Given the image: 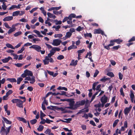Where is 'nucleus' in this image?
Returning <instances> with one entry per match:
<instances>
[{"mask_svg":"<svg viewBox=\"0 0 135 135\" xmlns=\"http://www.w3.org/2000/svg\"><path fill=\"white\" fill-rule=\"evenodd\" d=\"M61 42V41L58 39H54L52 44L54 46H58L59 45Z\"/></svg>","mask_w":135,"mask_h":135,"instance_id":"1","label":"nucleus"},{"mask_svg":"<svg viewBox=\"0 0 135 135\" xmlns=\"http://www.w3.org/2000/svg\"><path fill=\"white\" fill-rule=\"evenodd\" d=\"M30 48H32L34 49L38 52H40L41 49V47L37 45H33L30 47Z\"/></svg>","mask_w":135,"mask_h":135,"instance_id":"2","label":"nucleus"},{"mask_svg":"<svg viewBox=\"0 0 135 135\" xmlns=\"http://www.w3.org/2000/svg\"><path fill=\"white\" fill-rule=\"evenodd\" d=\"M74 99H66V101L69 102V105H70L72 107L74 105V104L75 103V101L74 100Z\"/></svg>","mask_w":135,"mask_h":135,"instance_id":"3","label":"nucleus"},{"mask_svg":"<svg viewBox=\"0 0 135 135\" xmlns=\"http://www.w3.org/2000/svg\"><path fill=\"white\" fill-rule=\"evenodd\" d=\"M94 33L95 34H101L102 35H103L104 34L103 31L100 29H95L94 30Z\"/></svg>","mask_w":135,"mask_h":135,"instance_id":"4","label":"nucleus"},{"mask_svg":"<svg viewBox=\"0 0 135 135\" xmlns=\"http://www.w3.org/2000/svg\"><path fill=\"white\" fill-rule=\"evenodd\" d=\"M107 100L108 97H106L105 95H104L100 98V101L102 103H106L107 102Z\"/></svg>","mask_w":135,"mask_h":135,"instance_id":"5","label":"nucleus"},{"mask_svg":"<svg viewBox=\"0 0 135 135\" xmlns=\"http://www.w3.org/2000/svg\"><path fill=\"white\" fill-rule=\"evenodd\" d=\"M13 17L12 16H7L4 17L3 19L4 21H9L12 20L13 19Z\"/></svg>","mask_w":135,"mask_h":135,"instance_id":"6","label":"nucleus"},{"mask_svg":"<svg viewBox=\"0 0 135 135\" xmlns=\"http://www.w3.org/2000/svg\"><path fill=\"white\" fill-rule=\"evenodd\" d=\"M123 42V40L118 38L117 39H114L113 41H112L111 42H115L118 44H120V43Z\"/></svg>","mask_w":135,"mask_h":135,"instance_id":"7","label":"nucleus"},{"mask_svg":"<svg viewBox=\"0 0 135 135\" xmlns=\"http://www.w3.org/2000/svg\"><path fill=\"white\" fill-rule=\"evenodd\" d=\"M15 26L14 25H12V28H10L9 30L7 32L8 34H9L12 32L16 30V28L14 27Z\"/></svg>","mask_w":135,"mask_h":135,"instance_id":"8","label":"nucleus"},{"mask_svg":"<svg viewBox=\"0 0 135 135\" xmlns=\"http://www.w3.org/2000/svg\"><path fill=\"white\" fill-rule=\"evenodd\" d=\"M24 73H25L27 76H33V73L32 72L27 69H26L24 71Z\"/></svg>","mask_w":135,"mask_h":135,"instance_id":"9","label":"nucleus"},{"mask_svg":"<svg viewBox=\"0 0 135 135\" xmlns=\"http://www.w3.org/2000/svg\"><path fill=\"white\" fill-rule=\"evenodd\" d=\"M12 60V58L10 56H8L7 58H5L4 59L2 60V61L3 63H6L8 62L10 60Z\"/></svg>","mask_w":135,"mask_h":135,"instance_id":"10","label":"nucleus"},{"mask_svg":"<svg viewBox=\"0 0 135 135\" xmlns=\"http://www.w3.org/2000/svg\"><path fill=\"white\" fill-rule=\"evenodd\" d=\"M17 119L21 121H22L24 123H26L27 121L26 120L23 118L21 117H17Z\"/></svg>","mask_w":135,"mask_h":135,"instance_id":"11","label":"nucleus"},{"mask_svg":"<svg viewBox=\"0 0 135 135\" xmlns=\"http://www.w3.org/2000/svg\"><path fill=\"white\" fill-rule=\"evenodd\" d=\"M78 62L77 60H76L74 61V60H72L71 63L70 64V66H75L77 65Z\"/></svg>","mask_w":135,"mask_h":135,"instance_id":"12","label":"nucleus"},{"mask_svg":"<svg viewBox=\"0 0 135 135\" xmlns=\"http://www.w3.org/2000/svg\"><path fill=\"white\" fill-rule=\"evenodd\" d=\"M47 15L49 18H53V19H55L56 17L55 15L50 12H48L47 13Z\"/></svg>","mask_w":135,"mask_h":135,"instance_id":"13","label":"nucleus"},{"mask_svg":"<svg viewBox=\"0 0 135 135\" xmlns=\"http://www.w3.org/2000/svg\"><path fill=\"white\" fill-rule=\"evenodd\" d=\"M130 111V110L128 108V107L126 108L124 110V114L126 115H128Z\"/></svg>","mask_w":135,"mask_h":135,"instance_id":"14","label":"nucleus"},{"mask_svg":"<svg viewBox=\"0 0 135 135\" xmlns=\"http://www.w3.org/2000/svg\"><path fill=\"white\" fill-rule=\"evenodd\" d=\"M2 118L6 123L8 124H11L12 122L7 119L6 118L4 117H3Z\"/></svg>","mask_w":135,"mask_h":135,"instance_id":"15","label":"nucleus"},{"mask_svg":"<svg viewBox=\"0 0 135 135\" xmlns=\"http://www.w3.org/2000/svg\"><path fill=\"white\" fill-rule=\"evenodd\" d=\"M79 106H82L84 105L86 101L85 100H82L81 101L78 102Z\"/></svg>","mask_w":135,"mask_h":135,"instance_id":"16","label":"nucleus"},{"mask_svg":"<svg viewBox=\"0 0 135 135\" xmlns=\"http://www.w3.org/2000/svg\"><path fill=\"white\" fill-rule=\"evenodd\" d=\"M7 80H8V81L12 83L16 82V79L15 78H8L7 79Z\"/></svg>","mask_w":135,"mask_h":135,"instance_id":"17","label":"nucleus"},{"mask_svg":"<svg viewBox=\"0 0 135 135\" xmlns=\"http://www.w3.org/2000/svg\"><path fill=\"white\" fill-rule=\"evenodd\" d=\"M80 107V106L79 104L78 103V102H76V103L74 105V106H73V110L76 109Z\"/></svg>","mask_w":135,"mask_h":135,"instance_id":"18","label":"nucleus"},{"mask_svg":"<svg viewBox=\"0 0 135 135\" xmlns=\"http://www.w3.org/2000/svg\"><path fill=\"white\" fill-rule=\"evenodd\" d=\"M51 107H52V109H56V110H63V109H62V107H61L59 108V107H58L57 106H51Z\"/></svg>","mask_w":135,"mask_h":135,"instance_id":"19","label":"nucleus"},{"mask_svg":"<svg viewBox=\"0 0 135 135\" xmlns=\"http://www.w3.org/2000/svg\"><path fill=\"white\" fill-rule=\"evenodd\" d=\"M84 35L85 37H89L90 38H91L92 37V35L90 33H86L84 34Z\"/></svg>","mask_w":135,"mask_h":135,"instance_id":"20","label":"nucleus"},{"mask_svg":"<svg viewBox=\"0 0 135 135\" xmlns=\"http://www.w3.org/2000/svg\"><path fill=\"white\" fill-rule=\"evenodd\" d=\"M5 131H6V130L5 128L1 127L0 131L1 134L2 135H4V132H5Z\"/></svg>","mask_w":135,"mask_h":135,"instance_id":"21","label":"nucleus"},{"mask_svg":"<svg viewBox=\"0 0 135 135\" xmlns=\"http://www.w3.org/2000/svg\"><path fill=\"white\" fill-rule=\"evenodd\" d=\"M6 45L7 47L8 48H10L13 49H15V48L13 47V46L10 44L9 43L6 44Z\"/></svg>","mask_w":135,"mask_h":135,"instance_id":"22","label":"nucleus"},{"mask_svg":"<svg viewBox=\"0 0 135 135\" xmlns=\"http://www.w3.org/2000/svg\"><path fill=\"white\" fill-rule=\"evenodd\" d=\"M57 90H64L66 91H67L68 90V89L67 88L65 87H62L61 86H59V87H58L57 88Z\"/></svg>","mask_w":135,"mask_h":135,"instance_id":"23","label":"nucleus"},{"mask_svg":"<svg viewBox=\"0 0 135 135\" xmlns=\"http://www.w3.org/2000/svg\"><path fill=\"white\" fill-rule=\"evenodd\" d=\"M20 12L19 11H17L14 12L13 13L12 16H17L19 15Z\"/></svg>","mask_w":135,"mask_h":135,"instance_id":"24","label":"nucleus"},{"mask_svg":"<svg viewBox=\"0 0 135 135\" xmlns=\"http://www.w3.org/2000/svg\"><path fill=\"white\" fill-rule=\"evenodd\" d=\"M72 35V33L69 32H68L66 33V34L65 35V37L66 38H69Z\"/></svg>","mask_w":135,"mask_h":135,"instance_id":"25","label":"nucleus"},{"mask_svg":"<svg viewBox=\"0 0 135 135\" xmlns=\"http://www.w3.org/2000/svg\"><path fill=\"white\" fill-rule=\"evenodd\" d=\"M119 120L118 119H117L114 121L113 125V127H115L117 126L118 123L119 122Z\"/></svg>","mask_w":135,"mask_h":135,"instance_id":"26","label":"nucleus"},{"mask_svg":"<svg viewBox=\"0 0 135 135\" xmlns=\"http://www.w3.org/2000/svg\"><path fill=\"white\" fill-rule=\"evenodd\" d=\"M98 83H99L98 82H95L93 84L92 86V89L94 90L95 91L96 90V86L98 84Z\"/></svg>","mask_w":135,"mask_h":135,"instance_id":"27","label":"nucleus"},{"mask_svg":"<svg viewBox=\"0 0 135 135\" xmlns=\"http://www.w3.org/2000/svg\"><path fill=\"white\" fill-rule=\"evenodd\" d=\"M44 127L43 126L41 125H40L37 128V129L38 131H41L43 130Z\"/></svg>","mask_w":135,"mask_h":135,"instance_id":"28","label":"nucleus"},{"mask_svg":"<svg viewBox=\"0 0 135 135\" xmlns=\"http://www.w3.org/2000/svg\"><path fill=\"white\" fill-rule=\"evenodd\" d=\"M107 75L111 77H114V74L112 72H109L108 73Z\"/></svg>","mask_w":135,"mask_h":135,"instance_id":"29","label":"nucleus"},{"mask_svg":"<svg viewBox=\"0 0 135 135\" xmlns=\"http://www.w3.org/2000/svg\"><path fill=\"white\" fill-rule=\"evenodd\" d=\"M22 33V32L21 31H18L15 33L14 34V36L15 37H17L21 34Z\"/></svg>","mask_w":135,"mask_h":135,"instance_id":"30","label":"nucleus"},{"mask_svg":"<svg viewBox=\"0 0 135 135\" xmlns=\"http://www.w3.org/2000/svg\"><path fill=\"white\" fill-rule=\"evenodd\" d=\"M60 27L61 26L60 25H58L57 26H54L52 27V28H55V30L56 31H59V29H60Z\"/></svg>","mask_w":135,"mask_h":135,"instance_id":"31","label":"nucleus"},{"mask_svg":"<svg viewBox=\"0 0 135 135\" xmlns=\"http://www.w3.org/2000/svg\"><path fill=\"white\" fill-rule=\"evenodd\" d=\"M51 129H47L45 131L44 133H45L47 134H48V135H49V134L51 133Z\"/></svg>","mask_w":135,"mask_h":135,"instance_id":"32","label":"nucleus"},{"mask_svg":"<svg viewBox=\"0 0 135 135\" xmlns=\"http://www.w3.org/2000/svg\"><path fill=\"white\" fill-rule=\"evenodd\" d=\"M37 122V120L36 119H34L30 121V122L32 124H35Z\"/></svg>","mask_w":135,"mask_h":135,"instance_id":"33","label":"nucleus"},{"mask_svg":"<svg viewBox=\"0 0 135 135\" xmlns=\"http://www.w3.org/2000/svg\"><path fill=\"white\" fill-rule=\"evenodd\" d=\"M13 91L11 90H9L6 93V95L8 97L13 93Z\"/></svg>","mask_w":135,"mask_h":135,"instance_id":"34","label":"nucleus"},{"mask_svg":"<svg viewBox=\"0 0 135 135\" xmlns=\"http://www.w3.org/2000/svg\"><path fill=\"white\" fill-rule=\"evenodd\" d=\"M31 81L30 82V83L31 84H33L35 82V77L33 76L32 77V78L31 79V80H30Z\"/></svg>","mask_w":135,"mask_h":135,"instance_id":"35","label":"nucleus"},{"mask_svg":"<svg viewBox=\"0 0 135 135\" xmlns=\"http://www.w3.org/2000/svg\"><path fill=\"white\" fill-rule=\"evenodd\" d=\"M23 79L21 77H20L17 79V84H20V82L22 81Z\"/></svg>","mask_w":135,"mask_h":135,"instance_id":"36","label":"nucleus"},{"mask_svg":"<svg viewBox=\"0 0 135 135\" xmlns=\"http://www.w3.org/2000/svg\"><path fill=\"white\" fill-rule=\"evenodd\" d=\"M85 51V50L84 49L82 50H78L77 52L78 54H81L84 52Z\"/></svg>","mask_w":135,"mask_h":135,"instance_id":"37","label":"nucleus"},{"mask_svg":"<svg viewBox=\"0 0 135 135\" xmlns=\"http://www.w3.org/2000/svg\"><path fill=\"white\" fill-rule=\"evenodd\" d=\"M99 72L97 70H96L95 71V72L93 76L94 77H96L98 74H99Z\"/></svg>","mask_w":135,"mask_h":135,"instance_id":"38","label":"nucleus"},{"mask_svg":"<svg viewBox=\"0 0 135 135\" xmlns=\"http://www.w3.org/2000/svg\"><path fill=\"white\" fill-rule=\"evenodd\" d=\"M120 94L121 95H122L123 97H124L125 95L124 93L123 89L122 88H121L120 90Z\"/></svg>","mask_w":135,"mask_h":135,"instance_id":"39","label":"nucleus"},{"mask_svg":"<svg viewBox=\"0 0 135 135\" xmlns=\"http://www.w3.org/2000/svg\"><path fill=\"white\" fill-rule=\"evenodd\" d=\"M119 78L120 80H122L123 78V75L120 72H119L118 73Z\"/></svg>","mask_w":135,"mask_h":135,"instance_id":"40","label":"nucleus"},{"mask_svg":"<svg viewBox=\"0 0 135 135\" xmlns=\"http://www.w3.org/2000/svg\"><path fill=\"white\" fill-rule=\"evenodd\" d=\"M18 99H12L11 100V102H12V103H18Z\"/></svg>","mask_w":135,"mask_h":135,"instance_id":"41","label":"nucleus"},{"mask_svg":"<svg viewBox=\"0 0 135 135\" xmlns=\"http://www.w3.org/2000/svg\"><path fill=\"white\" fill-rule=\"evenodd\" d=\"M101 87V85L100 84L98 85L96 87V90H97L100 91H101V89H100Z\"/></svg>","mask_w":135,"mask_h":135,"instance_id":"42","label":"nucleus"},{"mask_svg":"<svg viewBox=\"0 0 135 135\" xmlns=\"http://www.w3.org/2000/svg\"><path fill=\"white\" fill-rule=\"evenodd\" d=\"M120 45H118L117 46H113L112 48L114 50H117L119 48H120Z\"/></svg>","mask_w":135,"mask_h":135,"instance_id":"43","label":"nucleus"},{"mask_svg":"<svg viewBox=\"0 0 135 135\" xmlns=\"http://www.w3.org/2000/svg\"><path fill=\"white\" fill-rule=\"evenodd\" d=\"M64 56L62 55H60L57 57V59L59 60H61L64 59Z\"/></svg>","mask_w":135,"mask_h":135,"instance_id":"44","label":"nucleus"},{"mask_svg":"<svg viewBox=\"0 0 135 135\" xmlns=\"http://www.w3.org/2000/svg\"><path fill=\"white\" fill-rule=\"evenodd\" d=\"M42 103H44V105L45 104L46 105H48V103L47 100L45 99V98H44V100L42 102Z\"/></svg>","mask_w":135,"mask_h":135,"instance_id":"45","label":"nucleus"},{"mask_svg":"<svg viewBox=\"0 0 135 135\" xmlns=\"http://www.w3.org/2000/svg\"><path fill=\"white\" fill-rule=\"evenodd\" d=\"M131 94L130 95V97L131 99L134 98V95L133 94V93L132 92V91H131Z\"/></svg>","mask_w":135,"mask_h":135,"instance_id":"46","label":"nucleus"},{"mask_svg":"<svg viewBox=\"0 0 135 135\" xmlns=\"http://www.w3.org/2000/svg\"><path fill=\"white\" fill-rule=\"evenodd\" d=\"M55 37H59V38H61L62 37L63 35L62 34H57L56 35H55Z\"/></svg>","mask_w":135,"mask_h":135,"instance_id":"47","label":"nucleus"},{"mask_svg":"<svg viewBox=\"0 0 135 135\" xmlns=\"http://www.w3.org/2000/svg\"><path fill=\"white\" fill-rule=\"evenodd\" d=\"M135 41V36H133L128 41V42H131Z\"/></svg>","mask_w":135,"mask_h":135,"instance_id":"48","label":"nucleus"},{"mask_svg":"<svg viewBox=\"0 0 135 135\" xmlns=\"http://www.w3.org/2000/svg\"><path fill=\"white\" fill-rule=\"evenodd\" d=\"M15 65L18 67H21L23 65V64L21 63L15 64Z\"/></svg>","mask_w":135,"mask_h":135,"instance_id":"49","label":"nucleus"},{"mask_svg":"<svg viewBox=\"0 0 135 135\" xmlns=\"http://www.w3.org/2000/svg\"><path fill=\"white\" fill-rule=\"evenodd\" d=\"M4 25L5 26V27L9 29L11 28V27L9 26V25H8V24L7 23L5 22L4 23Z\"/></svg>","mask_w":135,"mask_h":135,"instance_id":"50","label":"nucleus"},{"mask_svg":"<svg viewBox=\"0 0 135 135\" xmlns=\"http://www.w3.org/2000/svg\"><path fill=\"white\" fill-rule=\"evenodd\" d=\"M12 54L13 55V56L14 57L13 58L14 59H17L18 58V56L16 54L14 53H12Z\"/></svg>","mask_w":135,"mask_h":135,"instance_id":"51","label":"nucleus"},{"mask_svg":"<svg viewBox=\"0 0 135 135\" xmlns=\"http://www.w3.org/2000/svg\"><path fill=\"white\" fill-rule=\"evenodd\" d=\"M16 5H13L9 9H8L9 10L13 9L15 8L16 7Z\"/></svg>","mask_w":135,"mask_h":135,"instance_id":"52","label":"nucleus"},{"mask_svg":"<svg viewBox=\"0 0 135 135\" xmlns=\"http://www.w3.org/2000/svg\"><path fill=\"white\" fill-rule=\"evenodd\" d=\"M90 123L92 125H93L94 126H96V125L94 122L92 120H90Z\"/></svg>","mask_w":135,"mask_h":135,"instance_id":"53","label":"nucleus"},{"mask_svg":"<svg viewBox=\"0 0 135 135\" xmlns=\"http://www.w3.org/2000/svg\"><path fill=\"white\" fill-rule=\"evenodd\" d=\"M112 41H113V40H110V43L109 44V45H109V47L113 46V45H114L115 44L114 43V42H111Z\"/></svg>","mask_w":135,"mask_h":135,"instance_id":"54","label":"nucleus"},{"mask_svg":"<svg viewBox=\"0 0 135 135\" xmlns=\"http://www.w3.org/2000/svg\"><path fill=\"white\" fill-rule=\"evenodd\" d=\"M105 77L104 76L103 78L100 79V81H103L105 82L107 80H108L109 79L108 78H105Z\"/></svg>","mask_w":135,"mask_h":135,"instance_id":"55","label":"nucleus"},{"mask_svg":"<svg viewBox=\"0 0 135 135\" xmlns=\"http://www.w3.org/2000/svg\"><path fill=\"white\" fill-rule=\"evenodd\" d=\"M103 45L104 46V48L107 50H109L110 49V48L109 47V46L108 45L107 46H105V45L104 44H103Z\"/></svg>","mask_w":135,"mask_h":135,"instance_id":"56","label":"nucleus"},{"mask_svg":"<svg viewBox=\"0 0 135 135\" xmlns=\"http://www.w3.org/2000/svg\"><path fill=\"white\" fill-rule=\"evenodd\" d=\"M16 105L18 107L20 108H23V104H17Z\"/></svg>","mask_w":135,"mask_h":135,"instance_id":"57","label":"nucleus"},{"mask_svg":"<svg viewBox=\"0 0 135 135\" xmlns=\"http://www.w3.org/2000/svg\"><path fill=\"white\" fill-rule=\"evenodd\" d=\"M43 62H44V64L45 65L48 64L49 62V61L45 60H43Z\"/></svg>","mask_w":135,"mask_h":135,"instance_id":"58","label":"nucleus"},{"mask_svg":"<svg viewBox=\"0 0 135 135\" xmlns=\"http://www.w3.org/2000/svg\"><path fill=\"white\" fill-rule=\"evenodd\" d=\"M82 117L85 118L86 119H87L88 118V116L85 113L82 116Z\"/></svg>","mask_w":135,"mask_h":135,"instance_id":"59","label":"nucleus"},{"mask_svg":"<svg viewBox=\"0 0 135 135\" xmlns=\"http://www.w3.org/2000/svg\"><path fill=\"white\" fill-rule=\"evenodd\" d=\"M81 128L83 130H86V126L85 125L82 124L81 126Z\"/></svg>","mask_w":135,"mask_h":135,"instance_id":"60","label":"nucleus"},{"mask_svg":"<svg viewBox=\"0 0 135 135\" xmlns=\"http://www.w3.org/2000/svg\"><path fill=\"white\" fill-rule=\"evenodd\" d=\"M94 106L96 108L98 107H100L101 106V104H100V103H99L98 104L95 105Z\"/></svg>","mask_w":135,"mask_h":135,"instance_id":"61","label":"nucleus"},{"mask_svg":"<svg viewBox=\"0 0 135 135\" xmlns=\"http://www.w3.org/2000/svg\"><path fill=\"white\" fill-rule=\"evenodd\" d=\"M48 73L50 75L53 76V74H54V72L53 71H48V70H47Z\"/></svg>","mask_w":135,"mask_h":135,"instance_id":"62","label":"nucleus"},{"mask_svg":"<svg viewBox=\"0 0 135 135\" xmlns=\"http://www.w3.org/2000/svg\"><path fill=\"white\" fill-rule=\"evenodd\" d=\"M20 21L23 22H26L27 21L24 18H22L20 20Z\"/></svg>","mask_w":135,"mask_h":135,"instance_id":"63","label":"nucleus"},{"mask_svg":"<svg viewBox=\"0 0 135 135\" xmlns=\"http://www.w3.org/2000/svg\"><path fill=\"white\" fill-rule=\"evenodd\" d=\"M33 88L32 86H28L27 87V89L30 91H32L33 90Z\"/></svg>","mask_w":135,"mask_h":135,"instance_id":"64","label":"nucleus"}]
</instances>
